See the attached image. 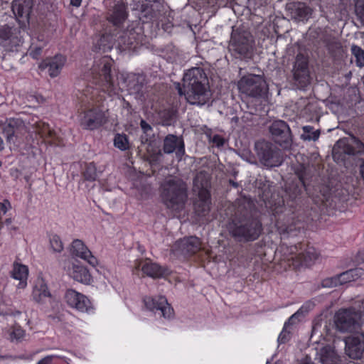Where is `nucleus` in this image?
Segmentation results:
<instances>
[{
  "instance_id": "f03ea898",
  "label": "nucleus",
  "mask_w": 364,
  "mask_h": 364,
  "mask_svg": "<svg viewBox=\"0 0 364 364\" xmlns=\"http://www.w3.org/2000/svg\"><path fill=\"white\" fill-rule=\"evenodd\" d=\"M114 60L105 55L95 61L91 68L92 82L95 87L87 85L79 97L81 107L79 110V122L85 130L93 131L103 127L108 122L107 109L103 102L107 95L112 97L116 87L111 74Z\"/></svg>"
},
{
  "instance_id": "4468645a",
  "label": "nucleus",
  "mask_w": 364,
  "mask_h": 364,
  "mask_svg": "<svg viewBox=\"0 0 364 364\" xmlns=\"http://www.w3.org/2000/svg\"><path fill=\"white\" fill-rule=\"evenodd\" d=\"M144 303L146 309L156 314L159 313L165 318L173 316L174 311L164 296H146Z\"/></svg>"
},
{
  "instance_id": "39448f33",
  "label": "nucleus",
  "mask_w": 364,
  "mask_h": 364,
  "mask_svg": "<svg viewBox=\"0 0 364 364\" xmlns=\"http://www.w3.org/2000/svg\"><path fill=\"white\" fill-rule=\"evenodd\" d=\"M132 35L129 39H127L124 35H119L106 27L99 38L94 42L93 50L106 53L110 51L114 45L120 50H134L143 44L144 36L141 35V31L139 28Z\"/></svg>"
},
{
  "instance_id": "c9c22d12",
  "label": "nucleus",
  "mask_w": 364,
  "mask_h": 364,
  "mask_svg": "<svg viewBox=\"0 0 364 364\" xmlns=\"http://www.w3.org/2000/svg\"><path fill=\"white\" fill-rule=\"evenodd\" d=\"M295 15L300 21L308 20L312 15V9L304 3L295 6Z\"/></svg>"
},
{
  "instance_id": "f704fd0d",
  "label": "nucleus",
  "mask_w": 364,
  "mask_h": 364,
  "mask_svg": "<svg viewBox=\"0 0 364 364\" xmlns=\"http://www.w3.org/2000/svg\"><path fill=\"white\" fill-rule=\"evenodd\" d=\"M50 249L54 253H60L63 250V243L60 237L55 233L48 235Z\"/></svg>"
},
{
  "instance_id": "393cba45",
  "label": "nucleus",
  "mask_w": 364,
  "mask_h": 364,
  "mask_svg": "<svg viewBox=\"0 0 364 364\" xmlns=\"http://www.w3.org/2000/svg\"><path fill=\"white\" fill-rule=\"evenodd\" d=\"M10 276L16 280H18L19 282L17 285L18 289H24L27 286V280L28 277V267L15 261L13 263L12 269L10 272Z\"/></svg>"
},
{
  "instance_id": "20e7f679",
  "label": "nucleus",
  "mask_w": 364,
  "mask_h": 364,
  "mask_svg": "<svg viewBox=\"0 0 364 364\" xmlns=\"http://www.w3.org/2000/svg\"><path fill=\"white\" fill-rule=\"evenodd\" d=\"M226 228L232 238L244 243L257 240L263 231L259 217L247 210L236 212L228 220Z\"/></svg>"
},
{
  "instance_id": "2eb2a0df",
  "label": "nucleus",
  "mask_w": 364,
  "mask_h": 364,
  "mask_svg": "<svg viewBox=\"0 0 364 364\" xmlns=\"http://www.w3.org/2000/svg\"><path fill=\"white\" fill-rule=\"evenodd\" d=\"M309 63L308 55L302 53H299L296 55L293 68L294 79L302 87H306L309 82L310 72Z\"/></svg>"
},
{
  "instance_id": "4d7b16f0",
  "label": "nucleus",
  "mask_w": 364,
  "mask_h": 364,
  "mask_svg": "<svg viewBox=\"0 0 364 364\" xmlns=\"http://www.w3.org/2000/svg\"><path fill=\"white\" fill-rule=\"evenodd\" d=\"M303 308H304V306H301V309H299L296 313H295L294 314H293V315H292V316L289 318V321H290L293 320V319L296 317V316L299 313V311H301V310L303 309Z\"/></svg>"
},
{
  "instance_id": "a18cd8bd",
  "label": "nucleus",
  "mask_w": 364,
  "mask_h": 364,
  "mask_svg": "<svg viewBox=\"0 0 364 364\" xmlns=\"http://www.w3.org/2000/svg\"><path fill=\"white\" fill-rule=\"evenodd\" d=\"M210 141L218 147L223 146L225 144L224 138L220 134H215Z\"/></svg>"
},
{
  "instance_id": "de8ad7c7",
  "label": "nucleus",
  "mask_w": 364,
  "mask_h": 364,
  "mask_svg": "<svg viewBox=\"0 0 364 364\" xmlns=\"http://www.w3.org/2000/svg\"><path fill=\"white\" fill-rule=\"evenodd\" d=\"M36 40L39 42V45L45 47L49 41V36L48 34L39 33L36 37Z\"/></svg>"
},
{
  "instance_id": "2f4dec72",
  "label": "nucleus",
  "mask_w": 364,
  "mask_h": 364,
  "mask_svg": "<svg viewBox=\"0 0 364 364\" xmlns=\"http://www.w3.org/2000/svg\"><path fill=\"white\" fill-rule=\"evenodd\" d=\"M81 175L85 181L94 182L97 178V166L95 162H85L82 166Z\"/></svg>"
},
{
  "instance_id": "a19ab883",
  "label": "nucleus",
  "mask_w": 364,
  "mask_h": 364,
  "mask_svg": "<svg viewBox=\"0 0 364 364\" xmlns=\"http://www.w3.org/2000/svg\"><path fill=\"white\" fill-rule=\"evenodd\" d=\"M351 53L355 58L357 66H364V50L360 47L353 45L351 47Z\"/></svg>"
},
{
  "instance_id": "aec40b11",
  "label": "nucleus",
  "mask_w": 364,
  "mask_h": 364,
  "mask_svg": "<svg viewBox=\"0 0 364 364\" xmlns=\"http://www.w3.org/2000/svg\"><path fill=\"white\" fill-rule=\"evenodd\" d=\"M68 304L81 312H89L92 309L90 300L84 294L73 289H68L65 293Z\"/></svg>"
},
{
  "instance_id": "ddd939ff",
  "label": "nucleus",
  "mask_w": 364,
  "mask_h": 364,
  "mask_svg": "<svg viewBox=\"0 0 364 364\" xmlns=\"http://www.w3.org/2000/svg\"><path fill=\"white\" fill-rule=\"evenodd\" d=\"M269 132L276 144L284 149L291 146L292 142L291 134L287 122L282 120L274 121L269 127Z\"/></svg>"
},
{
  "instance_id": "6ab92c4d",
  "label": "nucleus",
  "mask_w": 364,
  "mask_h": 364,
  "mask_svg": "<svg viewBox=\"0 0 364 364\" xmlns=\"http://www.w3.org/2000/svg\"><path fill=\"white\" fill-rule=\"evenodd\" d=\"M67 58L62 54H56L53 57H48L43 59L39 64L40 70L48 69L50 77H55L60 75L63 68L66 63Z\"/></svg>"
},
{
  "instance_id": "49530a36",
  "label": "nucleus",
  "mask_w": 364,
  "mask_h": 364,
  "mask_svg": "<svg viewBox=\"0 0 364 364\" xmlns=\"http://www.w3.org/2000/svg\"><path fill=\"white\" fill-rule=\"evenodd\" d=\"M175 151L176 156L179 159H181L182 156L185 154V144L183 139H181V142H179V144Z\"/></svg>"
},
{
  "instance_id": "7c9ffc66",
  "label": "nucleus",
  "mask_w": 364,
  "mask_h": 364,
  "mask_svg": "<svg viewBox=\"0 0 364 364\" xmlns=\"http://www.w3.org/2000/svg\"><path fill=\"white\" fill-rule=\"evenodd\" d=\"M142 272L152 278H160L166 274V269L156 263L146 262L141 267Z\"/></svg>"
},
{
  "instance_id": "680f3d73",
  "label": "nucleus",
  "mask_w": 364,
  "mask_h": 364,
  "mask_svg": "<svg viewBox=\"0 0 364 364\" xmlns=\"http://www.w3.org/2000/svg\"><path fill=\"white\" fill-rule=\"evenodd\" d=\"M8 0H0V4H1L3 2H7Z\"/></svg>"
},
{
  "instance_id": "f8f14e48",
  "label": "nucleus",
  "mask_w": 364,
  "mask_h": 364,
  "mask_svg": "<svg viewBox=\"0 0 364 364\" xmlns=\"http://www.w3.org/2000/svg\"><path fill=\"white\" fill-rule=\"evenodd\" d=\"M253 40L246 33H232L229 44V50L234 55L247 57L252 50Z\"/></svg>"
},
{
  "instance_id": "e2e57ef3",
  "label": "nucleus",
  "mask_w": 364,
  "mask_h": 364,
  "mask_svg": "<svg viewBox=\"0 0 364 364\" xmlns=\"http://www.w3.org/2000/svg\"><path fill=\"white\" fill-rule=\"evenodd\" d=\"M2 166V162L0 161V167Z\"/></svg>"
},
{
  "instance_id": "7ed1b4c3",
  "label": "nucleus",
  "mask_w": 364,
  "mask_h": 364,
  "mask_svg": "<svg viewBox=\"0 0 364 364\" xmlns=\"http://www.w3.org/2000/svg\"><path fill=\"white\" fill-rule=\"evenodd\" d=\"M175 88L180 96L184 95L187 102L193 105L203 106L212 96L208 76L200 67L188 70L183 77V85L176 82Z\"/></svg>"
},
{
  "instance_id": "473e14b6",
  "label": "nucleus",
  "mask_w": 364,
  "mask_h": 364,
  "mask_svg": "<svg viewBox=\"0 0 364 364\" xmlns=\"http://www.w3.org/2000/svg\"><path fill=\"white\" fill-rule=\"evenodd\" d=\"M181 138L174 134H168L164 139L163 151L165 154H172L181 142Z\"/></svg>"
},
{
  "instance_id": "4c0bfd02",
  "label": "nucleus",
  "mask_w": 364,
  "mask_h": 364,
  "mask_svg": "<svg viewBox=\"0 0 364 364\" xmlns=\"http://www.w3.org/2000/svg\"><path fill=\"white\" fill-rule=\"evenodd\" d=\"M302 129L304 133L301 138L304 140L316 141L319 138L320 131L318 129L315 130L313 127L309 125L303 127Z\"/></svg>"
},
{
  "instance_id": "8fccbe9b",
  "label": "nucleus",
  "mask_w": 364,
  "mask_h": 364,
  "mask_svg": "<svg viewBox=\"0 0 364 364\" xmlns=\"http://www.w3.org/2000/svg\"><path fill=\"white\" fill-rule=\"evenodd\" d=\"M140 127L144 133L152 130L151 125L144 119L141 120Z\"/></svg>"
},
{
  "instance_id": "cd10ccee",
  "label": "nucleus",
  "mask_w": 364,
  "mask_h": 364,
  "mask_svg": "<svg viewBox=\"0 0 364 364\" xmlns=\"http://www.w3.org/2000/svg\"><path fill=\"white\" fill-rule=\"evenodd\" d=\"M36 132L40 137L50 144H55L56 133L50 127L48 123L38 121L36 123Z\"/></svg>"
},
{
  "instance_id": "ea45409f",
  "label": "nucleus",
  "mask_w": 364,
  "mask_h": 364,
  "mask_svg": "<svg viewBox=\"0 0 364 364\" xmlns=\"http://www.w3.org/2000/svg\"><path fill=\"white\" fill-rule=\"evenodd\" d=\"M176 110L172 107L164 109L159 112V114L166 125H169L176 115Z\"/></svg>"
},
{
  "instance_id": "f3484780",
  "label": "nucleus",
  "mask_w": 364,
  "mask_h": 364,
  "mask_svg": "<svg viewBox=\"0 0 364 364\" xmlns=\"http://www.w3.org/2000/svg\"><path fill=\"white\" fill-rule=\"evenodd\" d=\"M33 5V0H14L12 1L11 9L19 25L26 28L29 23Z\"/></svg>"
},
{
  "instance_id": "5701e85b",
  "label": "nucleus",
  "mask_w": 364,
  "mask_h": 364,
  "mask_svg": "<svg viewBox=\"0 0 364 364\" xmlns=\"http://www.w3.org/2000/svg\"><path fill=\"white\" fill-rule=\"evenodd\" d=\"M68 274L74 280L82 284H88L92 280L89 270L79 262H69L65 267Z\"/></svg>"
},
{
  "instance_id": "9d476101",
  "label": "nucleus",
  "mask_w": 364,
  "mask_h": 364,
  "mask_svg": "<svg viewBox=\"0 0 364 364\" xmlns=\"http://www.w3.org/2000/svg\"><path fill=\"white\" fill-rule=\"evenodd\" d=\"M237 87L241 94L257 99H264L268 92L266 82L256 75L243 76L239 80Z\"/></svg>"
},
{
  "instance_id": "b1692460",
  "label": "nucleus",
  "mask_w": 364,
  "mask_h": 364,
  "mask_svg": "<svg viewBox=\"0 0 364 364\" xmlns=\"http://www.w3.org/2000/svg\"><path fill=\"white\" fill-rule=\"evenodd\" d=\"M70 252L73 255L84 259L92 267L97 265V259L81 240L75 239L73 241Z\"/></svg>"
},
{
  "instance_id": "f257e3e1",
  "label": "nucleus",
  "mask_w": 364,
  "mask_h": 364,
  "mask_svg": "<svg viewBox=\"0 0 364 364\" xmlns=\"http://www.w3.org/2000/svg\"><path fill=\"white\" fill-rule=\"evenodd\" d=\"M321 204L311 209L296 208L297 195L284 204V200L279 199L277 203L272 205L271 220L274 222L281 237V242L277 248L276 256L280 257V260L287 262L289 267L298 269L302 267H310L318 257L316 250L309 245V242H300L299 238L302 237L305 230L311 225L312 223L319 220L321 214H330L328 210H333L336 205L329 202V196H323Z\"/></svg>"
},
{
  "instance_id": "3c124183",
  "label": "nucleus",
  "mask_w": 364,
  "mask_h": 364,
  "mask_svg": "<svg viewBox=\"0 0 364 364\" xmlns=\"http://www.w3.org/2000/svg\"><path fill=\"white\" fill-rule=\"evenodd\" d=\"M54 356L48 355L40 360L37 364H52Z\"/></svg>"
},
{
  "instance_id": "9b49d317",
  "label": "nucleus",
  "mask_w": 364,
  "mask_h": 364,
  "mask_svg": "<svg viewBox=\"0 0 364 364\" xmlns=\"http://www.w3.org/2000/svg\"><path fill=\"white\" fill-rule=\"evenodd\" d=\"M3 133L6 137L7 142L20 146L26 143L28 136V130L23 120L16 118L7 119L4 127Z\"/></svg>"
},
{
  "instance_id": "bb28decb",
  "label": "nucleus",
  "mask_w": 364,
  "mask_h": 364,
  "mask_svg": "<svg viewBox=\"0 0 364 364\" xmlns=\"http://www.w3.org/2000/svg\"><path fill=\"white\" fill-rule=\"evenodd\" d=\"M32 296L33 300L38 304H44L51 300L52 294L43 279L37 281L33 289Z\"/></svg>"
},
{
  "instance_id": "c03bdc74",
  "label": "nucleus",
  "mask_w": 364,
  "mask_h": 364,
  "mask_svg": "<svg viewBox=\"0 0 364 364\" xmlns=\"http://www.w3.org/2000/svg\"><path fill=\"white\" fill-rule=\"evenodd\" d=\"M11 339L20 340L25 336V331L21 328H14L10 334Z\"/></svg>"
},
{
  "instance_id": "72a5a7b5",
  "label": "nucleus",
  "mask_w": 364,
  "mask_h": 364,
  "mask_svg": "<svg viewBox=\"0 0 364 364\" xmlns=\"http://www.w3.org/2000/svg\"><path fill=\"white\" fill-rule=\"evenodd\" d=\"M321 361L323 364H341L335 351L326 347L321 349Z\"/></svg>"
},
{
  "instance_id": "a878e982",
  "label": "nucleus",
  "mask_w": 364,
  "mask_h": 364,
  "mask_svg": "<svg viewBox=\"0 0 364 364\" xmlns=\"http://www.w3.org/2000/svg\"><path fill=\"white\" fill-rule=\"evenodd\" d=\"M200 240L196 236L184 237L177 242V246L183 254L193 255L200 249Z\"/></svg>"
},
{
  "instance_id": "69168bd1",
  "label": "nucleus",
  "mask_w": 364,
  "mask_h": 364,
  "mask_svg": "<svg viewBox=\"0 0 364 364\" xmlns=\"http://www.w3.org/2000/svg\"><path fill=\"white\" fill-rule=\"evenodd\" d=\"M264 4H267V0H264Z\"/></svg>"
},
{
  "instance_id": "864d4df0",
  "label": "nucleus",
  "mask_w": 364,
  "mask_h": 364,
  "mask_svg": "<svg viewBox=\"0 0 364 364\" xmlns=\"http://www.w3.org/2000/svg\"><path fill=\"white\" fill-rule=\"evenodd\" d=\"M82 0H70V5L74 6V7H76V8H78L81 6V4H82Z\"/></svg>"
},
{
  "instance_id": "0eeeda50",
  "label": "nucleus",
  "mask_w": 364,
  "mask_h": 364,
  "mask_svg": "<svg viewBox=\"0 0 364 364\" xmlns=\"http://www.w3.org/2000/svg\"><path fill=\"white\" fill-rule=\"evenodd\" d=\"M128 16L127 7L124 4H115L107 14V20L110 24L107 27L119 35H124L127 39H129V37L133 36L132 33H135L138 28L141 29V35L144 36L143 28L137 21L132 22L127 26V29H124Z\"/></svg>"
},
{
  "instance_id": "79ce46f5",
  "label": "nucleus",
  "mask_w": 364,
  "mask_h": 364,
  "mask_svg": "<svg viewBox=\"0 0 364 364\" xmlns=\"http://www.w3.org/2000/svg\"><path fill=\"white\" fill-rule=\"evenodd\" d=\"M43 48L44 47L43 46L35 45V43L32 42L28 50L29 55L32 58L38 60L41 55Z\"/></svg>"
},
{
  "instance_id": "603ef678",
  "label": "nucleus",
  "mask_w": 364,
  "mask_h": 364,
  "mask_svg": "<svg viewBox=\"0 0 364 364\" xmlns=\"http://www.w3.org/2000/svg\"><path fill=\"white\" fill-rule=\"evenodd\" d=\"M356 259L358 262L360 261L362 263H364V251H359Z\"/></svg>"
},
{
  "instance_id": "6e6552de",
  "label": "nucleus",
  "mask_w": 364,
  "mask_h": 364,
  "mask_svg": "<svg viewBox=\"0 0 364 364\" xmlns=\"http://www.w3.org/2000/svg\"><path fill=\"white\" fill-rule=\"evenodd\" d=\"M26 28L14 24L0 26V59L4 58L6 53L17 50L23 42Z\"/></svg>"
},
{
  "instance_id": "dca6fc26",
  "label": "nucleus",
  "mask_w": 364,
  "mask_h": 364,
  "mask_svg": "<svg viewBox=\"0 0 364 364\" xmlns=\"http://www.w3.org/2000/svg\"><path fill=\"white\" fill-rule=\"evenodd\" d=\"M356 317L355 312L351 309H340L334 316L336 329L341 332L353 331L358 324Z\"/></svg>"
},
{
  "instance_id": "a211bd4d",
  "label": "nucleus",
  "mask_w": 364,
  "mask_h": 364,
  "mask_svg": "<svg viewBox=\"0 0 364 364\" xmlns=\"http://www.w3.org/2000/svg\"><path fill=\"white\" fill-rule=\"evenodd\" d=\"M362 269H350L334 277L323 279L321 283L322 287H333L343 285L357 279L362 275Z\"/></svg>"
},
{
  "instance_id": "423d86ee",
  "label": "nucleus",
  "mask_w": 364,
  "mask_h": 364,
  "mask_svg": "<svg viewBox=\"0 0 364 364\" xmlns=\"http://www.w3.org/2000/svg\"><path fill=\"white\" fill-rule=\"evenodd\" d=\"M187 197L186 184L181 179H168L161 185V200L168 209L180 212L184 208Z\"/></svg>"
},
{
  "instance_id": "c756f323",
  "label": "nucleus",
  "mask_w": 364,
  "mask_h": 364,
  "mask_svg": "<svg viewBox=\"0 0 364 364\" xmlns=\"http://www.w3.org/2000/svg\"><path fill=\"white\" fill-rule=\"evenodd\" d=\"M158 0H145L141 6V17L143 23L152 21L156 16Z\"/></svg>"
},
{
  "instance_id": "1a4fd4ad",
  "label": "nucleus",
  "mask_w": 364,
  "mask_h": 364,
  "mask_svg": "<svg viewBox=\"0 0 364 364\" xmlns=\"http://www.w3.org/2000/svg\"><path fill=\"white\" fill-rule=\"evenodd\" d=\"M255 147L259 162L264 166L278 167L284 160L283 151L269 141H257Z\"/></svg>"
},
{
  "instance_id": "bf43d9fd",
  "label": "nucleus",
  "mask_w": 364,
  "mask_h": 364,
  "mask_svg": "<svg viewBox=\"0 0 364 364\" xmlns=\"http://www.w3.org/2000/svg\"><path fill=\"white\" fill-rule=\"evenodd\" d=\"M300 364H314L313 362H311V360H303L301 361V363Z\"/></svg>"
},
{
  "instance_id": "6e6d98bb",
  "label": "nucleus",
  "mask_w": 364,
  "mask_h": 364,
  "mask_svg": "<svg viewBox=\"0 0 364 364\" xmlns=\"http://www.w3.org/2000/svg\"><path fill=\"white\" fill-rule=\"evenodd\" d=\"M6 357L4 355H0V364H6Z\"/></svg>"
},
{
  "instance_id": "e433bc0d",
  "label": "nucleus",
  "mask_w": 364,
  "mask_h": 364,
  "mask_svg": "<svg viewBox=\"0 0 364 364\" xmlns=\"http://www.w3.org/2000/svg\"><path fill=\"white\" fill-rule=\"evenodd\" d=\"M114 146L121 151H127L130 149L129 140L127 134H116L114 138Z\"/></svg>"
},
{
  "instance_id": "0e129e2a",
  "label": "nucleus",
  "mask_w": 364,
  "mask_h": 364,
  "mask_svg": "<svg viewBox=\"0 0 364 364\" xmlns=\"http://www.w3.org/2000/svg\"><path fill=\"white\" fill-rule=\"evenodd\" d=\"M233 186H236V183L232 182Z\"/></svg>"
},
{
  "instance_id": "58836bf2",
  "label": "nucleus",
  "mask_w": 364,
  "mask_h": 364,
  "mask_svg": "<svg viewBox=\"0 0 364 364\" xmlns=\"http://www.w3.org/2000/svg\"><path fill=\"white\" fill-rule=\"evenodd\" d=\"M295 173L297 176L300 183H301L302 186L304 188L306 191L308 190V170L307 168L304 165H300L299 167H298Z\"/></svg>"
},
{
  "instance_id": "13d9d810",
  "label": "nucleus",
  "mask_w": 364,
  "mask_h": 364,
  "mask_svg": "<svg viewBox=\"0 0 364 364\" xmlns=\"http://www.w3.org/2000/svg\"><path fill=\"white\" fill-rule=\"evenodd\" d=\"M4 149V143L3 139L0 136V151Z\"/></svg>"
},
{
  "instance_id": "c85d7f7f",
  "label": "nucleus",
  "mask_w": 364,
  "mask_h": 364,
  "mask_svg": "<svg viewBox=\"0 0 364 364\" xmlns=\"http://www.w3.org/2000/svg\"><path fill=\"white\" fill-rule=\"evenodd\" d=\"M127 89L133 92H139L143 88L146 77L144 74L129 73L124 79Z\"/></svg>"
},
{
  "instance_id": "09e8293b",
  "label": "nucleus",
  "mask_w": 364,
  "mask_h": 364,
  "mask_svg": "<svg viewBox=\"0 0 364 364\" xmlns=\"http://www.w3.org/2000/svg\"><path fill=\"white\" fill-rule=\"evenodd\" d=\"M356 8L360 18L364 22V0H358Z\"/></svg>"
},
{
  "instance_id": "37998d69",
  "label": "nucleus",
  "mask_w": 364,
  "mask_h": 364,
  "mask_svg": "<svg viewBox=\"0 0 364 364\" xmlns=\"http://www.w3.org/2000/svg\"><path fill=\"white\" fill-rule=\"evenodd\" d=\"M11 209V204L7 199L0 202V230L3 228L4 223L2 221V216L6 213V212Z\"/></svg>"
},
{
  "instance_id": "412c9836",
  "label": "nucleus",
  "mask_w": 364,
  "mask_h": 364,
  "mask_svg": "<svg viewBox=\"0 0 364 364\" xmlns=\"http://www.w3.org/2000/svg\"><path fill=\"white\" fill-rule=\"evenodd\" d=\"M345 344L346 353L350 358H360L364 352V334L359 333L347 337Z\"/></svg>"
},
{
  "instance_id": "052dcab7",
  "label": "nucleus",
  "mask_w": 364,
  "mask_h": 364,
  "mask_svg": "<svg viewBox=\"0 0 364 364\" xmlns=\"http://www.w3.org/2000/svg\"><path fill=\"white\" fill-rule=\"evenodd\" d=\"M11 223V218H6V219L5 220V223H6V225H9Z\"/></svg>"
},
{
  "instance_id": "4be33fe9",
  "label": "nucleus",
  "mask_w": 364,
  "mask_h": 364,
  "mask_svg": "<svg viewBox=\"0 0 364 364\" xmlns=\"http://www.w3.org/2000/svg\"><path fill=\"white\" fill-rule=\"evenodd\" d=\"M211 205L210 191L202 186L198 193V198L193 202V209L196 214L198 216H205L208 215Z\"/></svg>"
},
{
  "instance_id": "5fc2aeb1",
  "label": "nucleus",
  "mask_w": 364,
  "mask_h": 364,
  "mask_svg": "<svg viewBox=\"0 0 364 364\" xmlns=\"http://www.w3.org/2000/svg\"><path fill=\"white\" fill-rule=\"evenodd\" d=\"M261 198L266 203L268 200L269 196L266 194L265 191H263Z\"/></svg>"
}]
</instances>
